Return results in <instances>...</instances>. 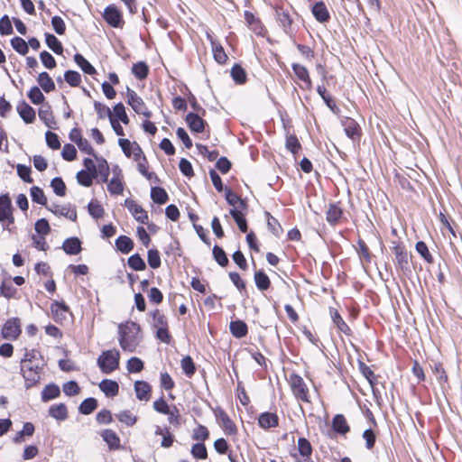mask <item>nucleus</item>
<instances>
[{
    "mask_svg": "<svg viewBox=\"0 0 462 462\" xmlns=\"http://www.w3.org/2000/svg\"><path fill=\"white\" fill-rule=\"evenodd\" d=\"M152 326L157 329L164 327H168L166 317L162 314L159 310L152 312Z\"/></svg>",
    "mask_w": 462,
    "mask_h": 462,
    "instance_id": "nucleus-58",
    "label": "nucleus"
},
{
    "mask_svg": "<svg viewBox=\"0 0 462 462\" xmlns=\"http://www.w3.org/2000/svg\"><path fill=\"white\" fill-rule=\"evenodd\" d=\"M342 216V210L336 205H330L327 211V220L328 223L335 225L340 219Z\"/></svg>",
    "mask_w": 462,
    "mask_h": 462,
    "instance_id": "nucleus-43",
    "label": "nucleus"
},
{
    "mask_svg": "<svg viewBox=\"0 0 462 462\" xmlns=\"http://www.w3.org/2000/svg\"><path fill=\"white\" fill-rule=\"evenodd\" d=\"M231 76L233 79L238 83L243 84L246 80V74L244 69L239 65H235L231 69Z\"/></svg>",
    "mask_w": 462,
    "mask_h": 462,
    "instance_id": "nucleus-51",
    "label": "nucleus"
},
{
    "mask_svg": "<svg viewBox=\"0 0 462 462\" xmlns=\"http://www.w3.org/2000/svg\"><path fill=\"white\" fill-rule=\"evenodd\" d=\"M99 388L107 397L117 395L119 391L118 383L109 379L102 380L99 383Z\"/></svg>",
    "mask_w": 462,
    "mask_h": 462,
    "instance_id": "nucleus-19",
    "label": "nucleus"
},
{
    "mask_svg": "<svg viewBox=\"0 0 462 462\" xmlns=\"http://www.w3.org/2000/svg\"><path fill=\"white\" fill-rule=\"evenodd\" d=\"M312 14L319 22H327L329 18L328 9L324 3L319 2L312 8Z\"/></svg>",
    "mask_w": 462,
    "mask_h": 462,
    "instance_id": "nucleus-30",
    "label": "nucleus"
},
{
    "mask_svg": "<svg viewBox=\"0 0 462 462\" xmlns=\"http://www.w3.org/2000/svg\"><path fill=\"white\" fill-rule=\"evenodd\" d=\"M120 352L117 349L103 351L97 360V366L103 374H109L119 367Z\"/></svg>",
    "mask_w": 462,
    "mask_h": 462,
    "instance_id": "nucleus-3",
    "label": "nucleus"
},
{
    "mask_svg": "<svg viewBox=\"0 0 462 462\" xmlns=\"http://www.w3.org/2000/svg\"><path fill=\"white\" fill-rule=\"evenodd\" d=\"M51 186L53 189V191L55 192L56 195L60 196V197L65 195L66 185L60 178H59V177L54 178L51 182Z\"/></svg>",
    "mask_w": 462,
    "mask_h": 462,
    "instance_id": "nucleus-57",
    "label": "nucleus"
},
{
    "mask_svg": "<svg viewBox=\"0 0 462 462\" xmlns=\"http://www.w3.org/2000/svg\"><path fill=\"white\" fill-rule=\"evenodd\" d=\"M217 416L220 420L221 427L226 434L233 435L236 433V427L235 423L231 420L226 412L221 411Z\"/></svg>",
    "mask_w": 462,
    "mask_h": 462,
    "instance_id": "nucleus-22",
    "label": "nucleus"
},
{
    "mask_svg": "<svg viewBox=\"0 0 462 462\" xmlns=\"http://www.w3.org/2000/svg\"><path fill=\"white\" fill-rule=\"evenodd\" d=\"M94 107H95V110H96L98 117L101 119H103L106 116H108L109 118H111L113 116V114H112L111 110L109 109V107H107L106 105H104L100 102L95 101Z\"/></svg>",
    "mask_w": 462,
    "mask_h": 462,
    "instance_id": "nucleus-61",
    "label": "nucleus"
},
{
    "mask_svg": "<svg viewBox=\"0 0 462 462\" xmlns=\"http://www.w3.org/2000/svg\"><path fill=\"white\" fill-rule=\"evenodd\" d=\"M346 134L355 140L359 136V126L357 123L352 118H346L342 121Z\"/></svg>",
    "mask_w": 462,
    "mask_h": 462,
    "instance_id": "nucleus-21",
    "label": "nucleus"
},
{
    "mask_svg": "<svg viewBox=\"0 0 462 462\" xmlns=\"http://www.w3.org/2000/svg\"><path fill=\"white\" fill-rule=\"evenodd\" d=\"M209 436L208 430L203 425H199L194 430L192 439L195 440L204 441Z\"/></svg>",
    "mask_w": 462,
    "mask_h": 462,
    "instance_id": "nucleus-63",
    "label": "nucleus"
},
{
    "mask_svg": "<svg viewBox=\"0 0 462 462\" xmlns=\"http://www.w3.org/2000/svg\"><path fill=\"white\" fill-rule=\"evenodd\" d=\"M62 249L66 254L75 255L81 251V243L78 237H69L63 242Z\"/></svg>",
    "mask_w": 462,
    "mask_h": 462,
    "instance_id": "nucleus-18",
    "label": "nucleus"
},
{
    "mask_svg": "<svg viewBox=\"0 0 462 462\" xmlns=\"http://www.w3.org/2000/svg\"><path fill=\"white\" fill-rule=\"evenodd\" d=\"M125 206L131 212L136 221L140 222L141 224H146L148 222L147 212L134 200L126 199L125 200Z\"/></svg>",
    "mask_w": 462,
    "mask_h": 462,
    "instance_id": "nucleus-7",
    "label": "nucleus"
},
{
    "mask_svg": "<svg viewBox=\"0 0 462 462\" xmlns=\"http://www.w3.org/2000/svg\"><path fill=\"white\" fill-rule=\"evenodd\" d=\"M276 16L277 21L279 24L282 27L284 32L289 33L291 25V19L290 15L287 13H285L282 9H277Z\"/></svg>",
    "mask_w": 462,
    "mask_h": 462,
    "instance_id": "nucleus-35",
    "label": "nucleus"
},
{
    "mask_svg": "<svg viewBox=\"0 0 462 462\" xmlns=\"http://www.w3.org/2000/svg\"><path fill=\"white\" fill-rule=\"evenodd\" d=\"M289 384L294 397L301 402H309V389L303 378L297 374H291Z\"/></svg>",
    "mask_w": 462,
    "mask_h": 462,
    "instance_id": "nucleus-4",
    "label": "nucleus"
},
{
    "mask_svg": "<svg viewBox=\"0 0 462 462\" xmlns=\"http://www.w3.org/2000/svg\"><path fill=\"white\" fill-rule=\"evenodd\" d=\"M60 393V388L54 383L48 384L42 392V399L43 402L57 398Z\"/></svg>",
    "mask_w": 462,
    "mask_h": 462,
    "instance_id": "nucleus-34",
    "label": "nucleus"
},
{
    "mask_svg": "<svg viewBox=\"0 0 462 462\" xmlns=\"http://www.w3.org/2000/svg\"><path fill=\"white\" fill-rule=\"evenodd\" d=\"M292 69L297 78L305 84V88L307 89H310L312 87V83L306 67L298 63H293Z\"/></svg>",
    "mask_w": 462,
    "mask_h": 462,
    "instance_id": "nucleus-17",
    "label": "nucleus"
},
{
    "mask_svg": "<svg viewBox=\"0 0 462 462\" xmlns=\"http://www.w3.org/2000/svg\"><path fill=\"white\" fill-rule=\"evenodd\" d=\"M31 197H32V199L33 202L38 203L42 206H46L47 198L44 195V192L41 188H39L37 186L31 188Z\"/></svg>",
    "mask_w": 462,
    "mask_h": 462,
    "instance_id": "nucleus-46",
    "label": "nucleus"
},
{
    "mask_svg": "<svg viewBox=\"0 0 462 462\" xmlns=\"http://www.w3.org/2000/svg\"><path fill=\"white\" fill-rule=\"evenodd\" d=\"M37 81L42 88L47 93L55 89V84L47 72L40 73Z\"/></svg>",
    "mask_w": 462,
    "mask_h": 462,
    "instance_id": "nucleus-33",
    "label": "nucleus"
},
{
    "mask_svg": "<svg viewBox=\"0 0 462 462\" xmlns=\"http://www.w3.org/2000/svg\"><path fill=\"white\" fill-rule=\"evenodd\" d=\"M332 427L336 432L340 434H346L349 431V426L346 422V420L341 414H337L334 417Z\"/></svg>",
    "mask_w": 462,
    "mask_h": 462,
    "instance_id": "nucleus-29",
    "label": "nucleus"
},
{
    "mask_svg": "<svg viewBox=\"0 0 462 462\" xmlns=\"http://www.w3.org/2000/svg\"><path fill=\"white\" fill-rule=\"evenodd\" d=\"M88 213L94 217V218H99L104 214V209L102 206L97 202V201H91L88 206Z\"/></svg>",
    "mask_w": 462,
    "mask_h": 462,
    "instance_id": "nucleus-64",
    "label": "nucleus"
},
{
    "mask_svg": "<svg viewBox=\"0 0 462 462\" xmlns=\"http://www.w3.org/2000/svg\"><path fill=\"white\" fill-rule=\"evenodd\" d=\"M40 119L45 124L48 128L55 129L56 128V121L51 110V106L48 105H43L39 109L38 112Z\"/></svg>",
    "mask_w": 462,
    "mask_h": 462,
    "instance_id": "nucleus-15",
    "label": "nucleus"
},
{
    "mask_svg": "<svg viewBox=\"0 0 462 462\" xmlns=\"http://www.w3.org/2000/svg\"><path fill=\"white\" fill-rule=\"evenodd\" d=\"M181 368L187 376L190 377L194 374L196 368L190 356H187L182 358Z\"/></svg>",
    "mask_w": 462,
    "mask_h": 462,
    "instance_id": "nucleus-54",
    "label": "nucleus"
},
{
    "mask_svg": "<svg viewBox=\"0 0 462 462\" xmlns=\"http://www.w3.org/2000/svg\"><path fill=\"white\" fill-rule=\"evenodd\" d=\"M114 116L125 125L129 123V118L125 113V106L122 103H118L114 106Z\"/></svg>",
    "mask_w": 462,
    "mask_h": 462,
    "instance_id": "nucleus-59",
    "label": "nucleus"
},
{
    "mask_svg": "<svg viewBox=\"0 0 462 462\" xmlns=\"http://www.w3.org/2000/svg\"><path fill=\"white\" fill-rule=\"evenodd\" d=\"M104 18L106 22L112 27H122L124 21L121 13L115 5H108L104 12Z\"/></svg>",
    "mask_w": 462,
    "mask_h": 462,
    "instance_id": "nucleus-9",
    "label": "nucleus"
},
{
    "mask_svg": "<svg viewBox=\"0 0 462 462\" xmlns=\"http://www.w3.org/2000/svg\"><path fill=\"white\" fill-rule=\"evenodd\" d=\"M231 334L236 338H242L247 335L248 328L243 320H234L229 325Z\"/></svg>",
    "mask_w": 462,
    "mask_h": 462,
    "instance_id": "nucleus-20",
    "label": "nucleus"
},
{
    "mask_svg": "<svg viewBox=\"0 0 462 462\" xmlns=\"http://www.w3.org/2000/svg\"><path fill=\"white\" fill-rule=\"evenodd\" d=\"M226 199L227 203L233 206V208H236L237 209H245L246 203L240 199L235 192H233L230 189H226Z\"/></svg>",
    "mask_w": 462,
    "mask_h": 462,
    "instance_id": "nucleus-26",
    "label": "nucleus"
},
{
    "mask_svg": "<svg viewBox=\"0 0 462 462\" xmlns=\"http://www.w3.org/2000/svg\"><path fill=\"white\" fill-rule=\"evenodd\" d=\"M127 102L137 114L148 118L152 116V113L146 107L143 100L130 88L127 89Z\"/></svg>",
    "mask_w": 462,
    "mask_h": 462,
    "instance_id": "nucleus-6",
    "label": "nucleus"
},
{
    "mask_svg": "<svg viewBox=\"0 0 462 462\" xmlns=\"http://www.w3.org/2000/svg\"><path fill=\"white\" fill-rule=\"evenodd\" d=\"M45 42L47 46L54 51L56 54H61L63 48L61 42L57 39L56 36L51 33L45 34Z\"/></svg>",
    "mask_w": 462,
    "mask_h": 462,
    "instance_id": "nucleus-37",
    "label": "nucleus"
},
{
    "mask_svg": "<svg viewBox=\"0 0 462 462\" xmlns=\"http://www.w3.org/2000/svg\"><path fill=\"white\" fill-rule=\"evenodd\" d=\"M97 406V402L95 398H87L79 405V412L82 414H90Z\"/></svg>",
    "mask_w": 462,
    "mask_h": 462,
    "instance_id": "nucleus-45",
    "label": "nucleus"
},
{
    "mask_svg": "<svg viewBox=\"0 0 462 462\" xmlns=\"http://www.w3.org/2000/svg\"><path fill=\"white\" fill-rule=\"evenodd\" d=\"M104 441L109 446L110 448H118L120 446V439L116 433L112 430H105L101 433Z\"/></svg>",
    "mask_w": 462,
    "mask_h": 462,
    "instance_id": "nucleus-28",
    "label": "nucleus"
},
{
    "mask_svg": "<svg viewBox=\"0 0 462 462\" xmlns=\"http://www.w3.org/2000/svg\"><path fill=\"white\" fill-rule=\"evenodd\" d=\"M254 282L260 291H265L270 287V279L263 271L255 272Z\"/></svg>",
    "mask_w": 462,
    "mask_h": 462,
    "instance_id": "nucleus-39",
    "label": "nucleus"
},
{
    "mask_svg": "<svg viewBox=\"0 0 462 462\" xmlns=\"http://www.w3.org/2000/svg\"><path fill=\"white\" fill-rule=\"evenodd\" d=\"M95 178H97V174L85 170H81L77 173L78 182L84 187H90Z\"/></svg>",
    "mask_w": 462,
    "mask_h": 462,
    "instance_id": "nucleus-38",
    "label": "nucleus"
},
{
    "mask_svg": "<svg viewBox=\"0 0 462 462\" xmlns=\"http://www.w3.org/2000/svg\"><path fill=\"white\" fill-rule=\"evenodd\" d=\"M213 256L217 263L221 266H226L228 263V258L224 250L218 245L213 247Z\"/></svg>",
    "mask_w": 462,
    "mask_h": 462,
    "instance_id": "nucleus-49",
    "label": "nucleus"
},
{
    "mask_svg": "<svg viewBox=\"0 0 462 462\" xmlns=\"http://www.w3.org/2000/svg\"><path fill=\"white\" fill-rule=\"evenodd\" d=\"M17 112L26 124H31L35 119V111L24 101L17 105Z\"/></svg>",
    "mask_w": 462,
    "mask_h": 462,
    "instance_id": "nucleus-16",
    "label": "nucleus"
},
{
    "mask_svg": "<svg viewBox=\"0 0 462 462\" xmlns=\"http://www.w3.org/2000/svg\"><path fill=\"white\" fill-rule=\"evenodd\" d=\"M126 368L129 373H139L143 369V362L138 357H131L127 361Z\"/></svg>",
    "mask_w": 462,
    "mask_h": 462,
    "instance_id": "nucleus-52",
    "label": "nucleus"
},
{
    "mask_svg": "<svg viewBox=\"0 0 462 462\" xmlns=\"http://www.w3.org/2000/svg\"><path fill=\"white\" fill-rule=\"evenodd\" d=\"M28 97L35 105L42 104L44 100V96L38 87H32L30 89L28 93Z\"/></svg>",
    "mask_w": 462,
    "mask_h": 462,
    "instance_id": "nucleus-60",
    "label": "nucleus"
},
{
    "mask_svg": "<svg viewBox=\"0 0 462 462\" xmlns=\"http://www.w3.org/2000/svg\"><path fill=\"white\" fill-rule=\"evenodd\" d=\"M191 454L195 458L206 459L208 457V451L203 443H196L191 448Z\"/></svg>",
    "mask_w": 462,
    "mask_h": 462,
    "instance_id": "nucleus-55",
    "label": "nucleus"
},
{
    "mask_svg": "<svg viewBox=\"0 0 462 462\" xmlns=\"http://www.w3.org/2000/svg\"><path fill=\"white\" fill-rule=\"evenodd\" d=\"M61 155L64 160L71 162L76 159L77 150L74 145L67 143L63 146Z\"/></svg>",
    "mask_w": 462,
    "mask_h": 462,
    "instance_id": "nucleus-62",
    "label": "nucleus"
},
{
    "mask_svg": "<svg viewBox=\"0 0 462 462\" xmlns=\"http://www.w3.org/2000/svg\"><path fill=\"white\" fill-rule=\"evenodd\" d=\"M114 177L107 181V190L113 195L123 193L124 185L122 181L121 169L118 166L113 167Z\"/></svg>",
    "mask_w": 462,
    "mask_h": 462,
    "instance_id": "nucleus-8",
    "label": "nucleus"
},
{
    "mask_svg": "<svg viewBox=\"0 0 462 462\" xmlns=\"http://www.w3.org/2000/svg\"><path fill=\"white\" fill-rule=\"evenodd\" d=\"M279 418L273 412H263L258 418V424L261 428L268 430L278 426Z\"/></svg>",
    "mask_w": 462,
    "mask_h": 462,
    "instance_id": "nucleus-14",
    "label": "nucleus"
},
{
    "mask_svg": "<svg viewBox=\"0 0 462 462\" xmlns=\"http://www.w3.org/2000/svg\"><path fill=\"white\" fill-rule=\"evenodd\" d=\"M49 414L58 420H65L68 418L67 407L63 403L54 404L50 407Z\"/></svg>",
    "mask_w": 462,
    "mask_h": 462,
    "instance_id": "nucleus-25",
    "label": "nucleus"
},
{
    "mask_svg": "<svg viewBox=\"0 0 462 462\" xmlns=\"http://www.w3.org/2000/svg\"><path fill=\"white\" fill-rule=\"evenodd\" d=\"M117 419L127 426H133L136 423V417L130 411H122L116 414Z\"/></svg>",
    "mask_w": 462,
    "mask_h": 462,
    "instance_id": "nucleus-53",
    "label": "nucleus"
},
{
    "mask_svg": "<svg viewBox=\"0 0 462 462\" xmlns=\"http://www.w3.org/2000/svg\"><path fill=\"white\" fill-rule=\"evenodd\" d=\"M11 45L21 55H25L29 51L27 42L21 37L13 38Z\"/></svg>",
    "mask_w": 462,
    "mask_h": 462,
    "instance_id": "nucleus-44",
    "label": "nucleus"
},
{
    "mask_svg": "<svg viewBox=\"0 0 462 462\" xmlns=\"http://www.w3.org/2000/svg\"><path fill=\"white\" fill-rule=\"evenodd\" d=\"M395 262L397 266L403 272L409 270L408 253L403 245H396L393 246Z\"/></svg>",
    "mask_w": 462,
    "mask_h": 462,
    "instance_id": "nucleus-11",
    "label": "nucleus"
},
{
    "mask_svg": "<svg viewBox=\"0 0 462 462\" xmlns=\"http://www.w3.org/2000/svg\"><path fill=\"white\" fill-rule=\"evenodd\" d=\"M51 310L54 319L59 321L66 319L69 308L64 303L54 301L51 306Z\"/></svg>",
    "mask_w": 462,
    "mask_h": 462,
    "instance_id": "nucleus-27",
    "label": "nucleus"
},
{
    "mask_svg": "<svg viewBox=\"0 0 462 462\" xmlns=\"http://www.w3.org/2000/svg\"><path fill=\"white\" fill-rule=\"evenodd\" d=\"M298 449L300 454L304 457H309L312 452L311 445L305 438H300L298 439Z\"/></svg>",
    "mask_w": 462,
    "mask_h": 462,
    "instance_id": "nucleus-50",
    "label": "nucleus"
},
{
    "mask_svg": "<svg viewBox=\"0 0 462 462\" xmlns=\"http://www.w3.org/2000/svg\"><path fill=\"white\" fill-rule=\"evenodd\" d=\"M95 158L97 161V176H100L102 182H107L109 176V166L106 160L102 157H97V155H95Z\"/></svg>",
    "mask_w": 462,
    "mask_h": 462,
    "instance_id": "nucleus-23",
    "label": "nucleus"
},
{
    "mask_svg": "<svg viewBox=\"0 0 462 462\" xmlns=\"http://www.w3.org/2000/svg\"><path fill=\"white\" fill-rule=\"evenodd\" d=\"M147 261L151 268H159L161 266V256L159 251L156 249H150L147 254Z\"/></svg>",
    "mask_w": 462,
    "mask_h": 462,
    "instance_id": "nucleus-48",
    "label": "nucleus"
},
{
    "mask_svg": "<svg viewBox=\"0 0 462 462\" xmlns=\"http://www.w3.org/2000/svg\"><path fill=\"white\" fill-rule=\"evenodd\" d=\"M151 198L155 203L160 205L165 204L169 199L165 189L160 187L152 188Z\"/></svg>",
    "mask_w": 462,
    "mask_h": 462,
    "instance_id": "nucleus-36",
    "label": "nucleus"
},
{
    "mask_svg": "<svg viewBox=\"0 0 462 462\" xmlns=\"http://www.w3.org/2000/svg\"><path fill=\"white\" fill-rule=\"evenodd\" d=\"M127 264L134 271H143L146 268L145 262L138 254L131 255L127 260Z\"/></svg>",
    "mask_w": 462,
    "mask_h": 462,
    "instance_id": "nucleus-41",
    "label": "nucleus"
},
{
    "mask_svg": "<svg viewBox=\"0 0 462 462\" xmlns=\"http://www.w3.org/2000/svg\"><path fill=\"white\" fill-rule=\"evenodd\" d=\"M56 216H63L72 221L77 218V212L74 208H70L67 206L55 205L51 208H49Z\"/></svg>",
    "mask_w": 462,
    "mask_h": 462,
    "instance_id": "nucleus-24",
    "label": "nucleus"
},
{
    "mask_svg": "<svg viewBox=\"0 0 462 462\" xmlns=\"http://www.w3.org/2000/svg\"><path fill=\"white\" fill-rule=\"evenodd\" d=\"M243 209H237L236 208L230 210V215L235 219L241 232L245 233L247 231V223L245 215L242 212Z\"/></svg>",
    "mask_w": 462,
    "mask_h": 462,
    "instance_id": "nucleus-32",
    "label": "nucleus"
},
{
    "mask_svg": "<svg viewBox=\"0 0 462 462\" xmlns=\"http://www.w3.org/2000/svg\"><path fill=\"white\" fill-rule=\"evenodd\" d=\"M116 245L121 253L128 254L134 248V242L126 236H120L116 241Z\"/></svg>",
    "mask_w": 462,
    "mask_h": 462,
    "instance_id": "nucleus-31",
    "label": "nucleus"
},
{
    "mask_svg": "<svg viewBox=\"0 0 462 462\" xmlns=\"http://www.w3.org/2000/svg\"><path fill=\"white\" fill-rule=\"evenodd\" d=\"M148 70V66L143 61L134 64L132 68L133 74L139 79H145L147 77Z\"/></svg>",
    "mask_w": 462,
    "mask_h": 462,
    "instance_id": "nucleus-47",
    "label": "nucleus"
},
{
    "mask_svg": "<svg viewBox=\"0 0 462 462\" xmlns=\"http://www.w3.org/2000/svg\"><path fill=\"white\" fill-rule=\"evenodd\" d=\"M64 79L71 87H77L81 82V76L79 72L74 70H68L64 74Z\"/></svg>",
    "mask_w": 462,
    "mask_h": 462,
    "instance_id": "nucleus-56",
    "label": "nucleus"
},
{
    "mask_svg": "<svg viewBox=\"0 0 462 462\" xmlns=\"http://www.w3.org/2000/svg\"><path fill=\"white\" fill-rule=\"evenodd\" d=\"M134 392L138 400L148 402L151 397L152 387L145 381H136L134 383Z\"/></svg>",
    "mask_w": 462,
    "mask_h": 462,
    "instance_id": "nucleus-12",
    "label": "nucleus"
},
{
    "mask_svg": "<svg viewBox=\"0 0 462 462\" xmlns=\"http://www.w3.org/2000/svg\"><path fill=\"white\" fill-rule=\"evenodd\" d=\"M142 340L141 328L137 323L127 321L118 326V342L124 351L134 352Z\"/></svg>",
    "mask_w": 462,
    "mask_h": 462,
    "instance_id": "nucleus-2",
    "label": "nucleus"
},
{
    "mask_svg": "<svg viewBox=\"0 0 462 462\" xmlns=\"http://www.w3.org/2000/svg\"><path fill=\"white\" fill-rule=\"evenodd\" d=\"M43 365L44 362L38 350L25 348V353L21 360L20 370L27 389L40 382Z\"/></svg>",
    "mask_w": 462,
    "mask_h": 462,
    "instance_id": "nucleus-1",
    "label": "nucleus"
},
{
    "mask_svg": "<svg viewBox=\"0 0 462 462\" xmlns=\"http://www.w3.org/2000/svg\"><path fill=\"white\" fill-rule=\"evenodd\" d=\"M74 60L85 73L88 75L96 73V69L81 54H76Z\"/></svg>",
    "mask_w": 462,
    "mask_h": 462,
    "instance_id": "nucleus-40",
    "label": "nucleus"
},
{
    "mask_svg": "<svg viewBox=\"0 0 462 462\" xmlns=\"http://www.w3.org/2000/svg\"><path fill=\"white\" fill-rule=\"evenodd\" d=\"M211 45L214 59L216 60V61H217L220 64L225 63L226 61L227 56L225 53L223 47L214 41H211Z\"/></svg>",
    "mask_w": 462,
    "mask_h": 462,
    "instance_id": "nucleus-42",
    "label": "nucleus"
},
{
    "mask_svg": "<svg viewBox=\"0 0 462 462\" xmlns=\"http://www.w3.org/2000/svg\"><path fill=\"white\" fill-rule=\"evenodd\" d=\"M186 122L192 132L201 133L205 128V121L195 113H189L186 116Z\"/></svg>",
    "mask_w": 462,
    "mask_h": 462,
    "instance_id": "nucleus-13",
    "label": "nucleus"
},
{
    "mask_svg": "<svg viewBox=\"0 0 462 462\" xmlns=\"http://www.w3.org/2000/svg\"><path fill=\"white\" fill-rule=\"evenodd\" d=\"M0 222L4 228L14 222L12 202L7 195L0 196Z\"/></svg>",
    "mask_w": 462,
    "mask_h": 462,
    "instance_id": "nucleus-5",
    "label": "nucleus"
},
{
    "mask_svg": "<svg viewBox=\"0 0 462 462\" xmlns=\"http://www.w3.org/2000/svg\"><path fill=\"white\" fill-rule=\"evenodd\" d=\"M21 333L20 321L12 319L5 322L2 329L3 337L6 339H15Z\"/></svg>",
    "mask_w": 462,
    "mask_h": 462,
    "instance_id": "nucleus-10",
    "label": "nucleus"
}]
</instances>
